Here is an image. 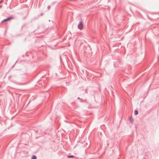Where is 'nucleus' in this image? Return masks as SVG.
I'll list each match as a JSON object with an SVG mask.
<instances>
[{"label": "nucleus", "mask_w": 159, "mask_h": 159, "mask_svg": "<svg viewBox=\"0 0 159 159\" xmlns=\"http://www.w3.org/2000/svg\"><path fill=\"white\" fill-rule=\"evenodd\" d=\"M83 27V23L82 22H80L78 25V27L79 29L81 30Z\"/></svg>", "instance_id": "1"}, {"label": "nucleus", "mask_w": 159, "mask_h": 159, "mask_svg": "<svg viewBox=\"0 0 159 159\" xmlns=\"http://www.w3.org/2000/svg\"><path fill=\"white\" fill-rule=\"evenodd\" d=\"M12 18H13L12 17H9L7 19H5V20H3L2 21V22H5V21H7L10 20L12 19Z\"/></svg>", "instance_id": "2"}, {"label": "nucleus", "mask_w": 159, "mask_h": 159, "mask_svg": "<svg viewBox=\"0 0 159 159\" xmlns=\"http://www.w3.org/2000/svg\"><path fill=\"white\" fill-rule=\"evenodd\" d=\"M36 157L35 155H33L31 157L32 159H36Z\"/></svg>", "instance_id": "3"}, {"label": "nucleus", "mask_w": 159, "mask_h": 159, "mask_svg": "<svg viewBox=\"0 0 159 159\" xmlns=\"http://www.w3.org/2000/svg\"><path fill=\"white\" fill-rule=\"evenodd\" d=\"M134 114H135V115H137V114H138V111H137V110H135V111H134Z\"/></svg>", "instance_id": "4"}, {"label": "nucleus", "mask_w": 159, "mask_h": 159, "mask_svg": "<svg viewBox=\"0 0 159 159\" xmlns=\"http://www.w3.org/2000/svg\"><path fill=\"white\" fill-rule=\"evenodd\" d=\"M68 158H71V157H74V156H72V155H71V156H68Z\"/></svg>", "instance_id": "5"}, {"label": "nucleus", "mask_w": 159, "mask_h": 159, "mask_svg": "<svg viewBox=\"0 0 159 159\" xmlns=\"http://www.w3.org/2000/svg\"><path fill=\"white\" fill-rule=\"evenodd\" d=\"M2 1H0V3L2 2Z\"/></svg>", "instance_id": "6"}]
</instances>
